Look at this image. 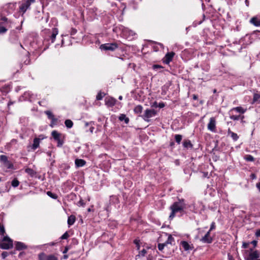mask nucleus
Returning a JSON list of instances; mask_svg holds the SVG:
<instances>
[{"label": "nucleus", "instance_id": "bb28decb", "mask_svg": "<svg viewBox=\"0 0 260 260\" xmlns=\"http://www.w3.org/2000/svg\"><path fill=\"white\" fill-rule=\"evenodd\" d=\"M119 119L120 121L124 120L125 123H128L129 122V118L128 117H126L125 115L124 114H121L119 116Z\"/></svg>", "mask_w": 260, "mask_h": 260}, {"label": "nucleus", "instance_id": "4be33fe9", "mask_svg": "<svg viewBox=\"0 0 260 260\" xmlns=\"http://www.w3.org/2000/svg\"><path fill=\"white\" fill-rule=\"evenodd\" d=\"M75 220H76V217L74 215H70V216H69L68 217V224L69 225V226H71L72 225H73L75 222Z\"/></svg>", "mask_w": 260, "mask_h": 260}, {"label": "nucleus", "instance_id": "ddd939ff", "mask_svg": "<svg viewBox=\"0 0 260 260\" xmlns=\"http://www.w3.org/2000/svg\"><path fill=\"white\" fill-rule=\"evenodd\" d=\"M212 241V238L210 236H209L207 234H205V235L201 239V241L204 243H211Z\"/></svg>", "mask_w": 260, "mask_h": 260}, {"label": "nucleus", "instance_id": "a19ab883", "mask_svg": "<svg viewBox=\"0 0 260 260\" xmlns=\"http://www.w3.org/2000/svg\"><path fill=\"white\" fill-rule=\"evenodd\" d=\"M5 233V228L4 226L0 227V235L3 236Z\"/></svg>", "mask_w": 260, "mask_h": 260}, {"label": "nucleus", "instance_id": "423d86ee", "mask_svg": "<svg viewBox=\"0 0 260 260\" xmlns=\"http://www.w3.org/2000/svg\"><path fill=\"white\" fill-rule=\"evenodd\" d=\"M35 0H24L22 2L19 9L23 13L26 12L27 9L30 7L31 3H34Z\"/></svg>", "mask_w": 260, "mask_h": 260}, {"label": "nucleus", "instance_id": "9b49d317", "mask_svg": "<svg viewBox=\"0 0 260 260\" xmlns=\"http://www.w3.org/2000/svg\"><path fill=\"white\" fill-rule=\"evenodd\" d=\"M175 53L173 52L167 53L165 57L164 62L166 64H169L172 60Z\"/></svg>", "mask_w": 260, "mask_h": 260}, {"label": "nucleus", "instance_id": "c85d7f7f", "mask_svg": "<svg viewBox=\"0 0 260 260\" xmlns=\"http://www.w3.org/2000/svg\"><path fill=\"white\" fill-rule=\"evenodd\" d=\"M64 124L68 128H71L73 125V122L70 119H67L65 121Z\"/></svg>", "mask_w": 260, "mask_h": 260}, {"label": "nucleus", "instance_id": "f8f14e48", "mask_svg": "<svg viewBox=\"0 0 260 260\" xmlns=\"http://www.w3.org/2000/svg\"><path fill=\"white\" fill-rule=\"evenodd\" d=\"M180 244L185 251L191 250L193 248L192 244L190 245L187 242L185 241H181Z\"/></svg>", "mask_w": 260, "mask_h": 260}, {"label": "nucleus", "instance_id": "393cba45", "mask_svg": "<svg viewBox=\"0 0 260 260\" xmlns=\"http://www.w3.org/2000/svg\"><path fill=\"white\" fill-rule=\"evenodd\" d=\"M146 252L147 251L145 249H143L141 251H139V253L136 255V259H138L141 256H144L146 254Z\"/></svg>", "mask_w": 260, "mask_h": 260}, {"label": "nucleus", "instance_id": "09e8293b", "mask_svg": "<svg viewBox=\"0 0 260 260\" xmlns=\"http://www.w3.org/2000/svg\"><path fill=\"white\" fill-rule=\"evenodd\" d=\"M78 205L80 206H84V203L83 202V201L82 200H80L78 203Z\"/></svg>", "mask_w": 260, "mask_h": 260}, {"label": "nucleus", "instance_id": "f257e3e1", "mask_svg": "<svg viewBox=\"0 0 260 260\" xmlns=\"http://www.w3.org/2000/svg\"><path fill=\"white\" fill-rule=\"evenodd\" d=\"M185 207L183 200L179 201L174 203L170 207L171 213L169 216V219L172 220L174 218L175 214L178 212H181Z\"/></svg>", "mask_w": 260, "mask_h": 260}, {"label": "nucleus", "instance_id": "2eb2a0df", "mask_svg": "<svg viewBox=\"0 0 260 260\" xmlns=\"http://www.w3.org/2000/svg\"><path fill=\"white\" fill-rule=\"evenodd\" d=\"M250 22L255 26H260V19L256 17H252L250 19Z\"/></svg>", "mask_w": 260, "mask_h": 260}, {"label": "nucleus", "instance_id": "69168bd1", "mask_svg": "<svg viewBox=\"0 0 260 260\" xmlns=\"http://www.w3.org/2000/svg\"><path fill=\"white\" fill-rule=\"evenodd\" d=\"M245 4L247 6H249V2L248 0H245Z\"/></svg>", "mask_w": 260, "mask_h": 260}, {"label": "nucleus", "instance_id": "1a4fd4ad", "mask_svg": "<svg viewBox=\"0 0 260 260\" xmlns=\"http://www.w3.org/2000/svg\"><path fill=\"white\" fill-rule=\"evenodd\" d=\"M207 127L208 130L212 132H216V120L214 117H211L209 120V122L208 124Z\"/></svg>", "mask_w": 260, "mask_h": 260}, {"label": "nucleus", "instance_id": "6e6552de", "mask_svg": "<svg viewBox=\"0 0 260 260\" xmlns=\"http://www.w3.org/2000/svg\"><path fill=\"white\" fill-rule=\"evenodd\" d=\"M39 260H58V258L53 254L46 255L41 253L39 255Z\"/></svg>", "mask_w": 260, "mask_h": 260}, {"label": "nucleus", "instance_id": "e433bc0d", "mask_svg": "<svg viewBox=\"0 0 260 260\" xmlns=\"http://www.w3.org/2000/svg\"><path fill=\"white\" fill-rule=\"evenodd\" d=\"M152 68L154 70H157L158 69L163 68V67L160 65L154 64L152 66Z\"/></svg>", "mask_w": 260, "mask_h": 260}, {"label": "nucleus", "instance_id": "6e6d98bb", "mask_svg": "<svg viewBox=\"0 0 260 260\" xmlns=\"http://www.w3.org/2000/svg\"><path fill=\"white\" fill-rule=\"evenodd\" d=\"M152 107H157L158 106H157V103L156 102H155L153 104V105L152 106Z\"/></svg>", "mask_w": 260, "mask_h": 260}, {"label": "nucleus", "instance_id": "6ab92c4d", "mask_svg": "<svg viewBox=\"0 0 260 260\" xmlns=\"http://www.w3.org/2000/svg\"><path fill=\"white\" fill-rule=\"evenodd\" d=\"M259 257L258 253L257 251L251 252L249 255V258L251 260H253Z\"/></svg>", "mask_w": 260, "mask_h": 260}, {"label": "nucleus", "instance_id": "f3484780", "mask_svg": "<svg viewBox=\"0 0 260 260\" xmlns=\"http://www.w3.org/2000/svg\"><path fill=\"white\" fill-rule=\"evenodd\" d=\"M58 29L56 28H54L52 29V32L51 34V36L50 37V38L51 39V42L53 43L55 40L56 36L58 34Z\"/></svg>", "mask_w": 260, "mask_h": 260}, {"label": "nucleus", "instance_id": "603ef678", "mask_svg": "<svg viewBox=\"0 0 260 260\" xmlns=\"http://www.w3.org/2000/svg\"><path fill=\"white\" fill-rule=\"evenodd\" d=\"M228 259L229 260H234L233 256L229 254H228Z\"/></svg>", "mask_w": 260, "mask_h": 260}, {"label": "nucleus", "instance_id": "4468645a", "mask_svg": "<svg viewBox=\"0 0 260 260\" xmlns=\"http://www.w3.org/2000/svg\"><path fill=\"white\" fill-rule=\"evenodd\" d=\"M16 249L18 250L25 249L27 246L22 242H17L15 244Z\"/></svg>", "mask_w": 260, "mask_h": 260}, {"label": "nucleus", "instance_id": "b1692460", "mask_svg": "<svg viewBox=\"0 0 260 260\" xmlns=\"http://www.w3.org/2000/svg\"><path fill=\"white\" fill-rule=\"evenodd\" d=\"M255 103H260V94H254L252 102L251 103L254 104Z\"/></svg>", "mask_w": 260, "mask_h": 260}, {"label": "nucleus", "instance_id": "cd10ccee", "mask_svg": "<svg viewBox=\"0 0 260 260\" xmlns=\"http://www.w3.org/2000/svg\"><path fill=\"white\" fill-rule=\"evenodd\" d=\"M174 241H175L174 238L172 237V236L171 235H169L168 236V239L166 241V242H165V243H166L167 245L168 244L172 245V244H173V243L174 242Z\"/></svg>", "mask_w": 260, "mask_h": 260}, {"label": "nucleus", "instance_id": "4c0bfd02", "mask_svg": "<svg viewBox=\"0 0 260 260\" xmlns=\"http://www.w3.org/2000/svg\"><path fill=\"white\" fill-rule=\"evenodd\" d=\"M7 30V29H6L4 26H0V34H4L5 33Z\"/></svg>", "mask_w": 260, "mask_h": 260}, {"label": "nucleus", "instance_id": "37998d69", "mask_svg": "<svg viewBox=\"0 0 260 260\" xmlns=\"http://www.w3.org/2000/svg\"><path fill=\"white\" fill-rule=\"evenodd\" d=\"M8 254H9V253L8 252L4 251L2 253V256L3 258L5 259L6 257L8 256Z\"/></svg>", "mask_w": 260, "mask_h": 260}, {"label": "nucleus", "instance_id": "0eeeda50", "mask_svg": "<svg viewBox=\"0 0 260 260\" xmlns=\"http://www.w3.org/2000/svg\"><path fill=\"white\" fill-rule=\"evenodd\" d=\"M51 135L53 139L57 141V146L61 147L63 143V141L61 139V134L58 133L56 131H52Z\"/></svg>", "mask_w": 260, "mask_h": 260}, {"label": "nucleus", "instance_id": "72a5a7b5", "mask_svg": "<svg viewBox=\"0 0 260 260\" xmlns=\"http://www.w3.org/2000/svg\"><path fill=\"white\" fill-rule=\"evenodd\" d=\"M104 93H102L101 92H100L98 93V94L96 95V100H101L103 99L104 96Z\"/></svg>", "mask_w": 260, "mask_h": 260}, {"label": "nucleus", "instance_id": "58836bf2", "mask_svg": "<svg viewBox=\"0 0 260 260\" xmlns=\"http://www.w3.org/2000/svg\"><path fill=\"white\" fill-rule=\"evenodd\" d=\"M107 104L109 105V106H113L115 104L114 101L113 99H111V100H109L108 101H106Z\"/></svg>", "mask_w": 260, "mask_h": 260}, {"label": "nucleus", "instance_id": "2f4dec72", "mask_svg": "<svg viewBox=\"0 0 260 260\" xmlns=\"http://www.w3.org/2000/svg\"><path fill=\"white\" fill-rule=\"evenodd\" d=\"M47 194L52 199H56L57 198V196L56 194L53 193L51 191H47Z\"/></svg>", "mask_w": 260, "mask_h": 260}, {"label": "nucleus", "instance_id": "20e7f679", "mask_svg": "<svg viewBox=\"0 0 260 260\" xmlns=\"http://www.w3.org/2000/svg\"><path fill=\"white\" fill-rule=\"evenodd\" d=\"M13 247L12 240L8 236H5L0 243V248L3 249H9Z\"/></svg>", "mask_w": 260, "mask_h": 260}, {"label": "nucleus", "instance_id": "a211bd4d", "mask_svg": "<svg viewBox=\"0 0 260 260\" xmlns=\"http://www.w3.org/2000/svg\"><path fill=\"white\" fill-rule=\"evenodd\" d=\"M235 111L238 113L243 114L246 112V109H244L243 108H242L241 107H237L235 108H233L231 110V111Z\"/></svg>", "mask_w": 260, "mask_h": 260}, {"label": "nucleus", "instance_id": "f03ea898", "mask_svg": "<svg viewBox=\"0 0 260 260\" xmlns=\"http://www.w3.org/2000/svg\"><path fill=\"white\" fill-rule=\"evenodd\" d=\"M157 113V111L153 109H147L141 117L144 121L149 122L150 121V118L155 116Z\"/></svg>", "mask_w": 260, "mask_h": 260}, {"label": "nucleus", "instance_id": "13d9d810", "mask_svg": "<svg viewBox=\"0 0 260 260\" xmlns=\"http://www.w3.org/2000/svg\"><path fill=\"white\" fill-rule=\"evenodd\" d=\"M200 205L202 206V208H201V211H202V210H204V209H205V207H204V205H202V204H200Z\"/></svg>", "mask_w": 260, "mask_h": 260}, {"label": "nucleus", "instance_id": "7c9ffc66", "mask_svg": "<svg viewBox=\"0 0 260 260\" xmlns=\"http://www.w3.org/2000/svg\"><path fill=\"white\" fill-rule=\"evenodd\" d=\"M182 137L181 135H176L175 136V141L176 142L178 143V144H180V142H181V141L182 140Z\"/></svg>", "mask_w": 260, "mask_h": 260}, {"label": "nucleus", "instance_id": "39448f33", "mask_svg": "<svg viewBox=\"0 0 260 260\" xmlns=\"http://www.w3.org/2000/svg\"><path fill=\"white\" fill-rule=\"evenodd\" d=\"M118 47V45L116 43H106L102 44L100 48L104 50L114 51Z\"/></svg>", "mask_w": 260, "mask_h": 260}, {"label": "nucleus", "instance_id": "f704fd0d", "mask_svg": "<svg viewBox=\"0 0 260 260\" xmlns=\"http://www.w3.org/2000/svg\"><path fill=\"white\" fill-rule=\"evenodd\" d=\"M69 237V234L67 232L64 233L61 237V239H67Z\"/></svg>", "mask_w": 260, "mask_h": 260}, {"label": "nucleus", "instance_id": "338daca9", "mask_svg": "<svg viewBox=\"0 0 260 260\" xmlns=\"http://www.w3.org/2000/svg\"><path fill=\"white\" fill-rule=\"evenodd\" d=\"M197 98H198L197 95H193V99L194 100H197Z\"/></svg>", "mask_w": 260, "mask_h": 260}, {"label": "nucleus", "instance_id": "bf43d9fd", "mask_svg": "<svg viewBox=\"0 0 260 260\" xmlns=\"http://www.w3.org/2000/svg\"><path fill=\"white\" fill-rule=\"evenodd\" d=\"M252 243L253 244L254 246H255L256 245L257 242L256 241H253L252 242Z\"/></svg>", "mask_w": 260, "mask_h": 260}, {"label": "nucleus", "instance_id": "79ce46f5", "mask_svg": "<svg viewBox=\"0 0 260 260\" xmlns=\"http://www.w3.org/2000/svg\"><path fill=\"white\" fill-rule=\"evenodd\" d=\"M215 229V223L214 222H212L210 225V231H212V230Z\"/></svg>", "mask_w": 260, "mask_h": 260}, {"label": "nucleus", "instance_id": "5701e85b", "mask_svg": "<svg viewBox=\"0 0 260 260\" xmlns=\"http://www.w3.org/2000/svg\"><path fill=\"white\" fill-rule=\"evenodd\" d=\"M143 109V107L141 105H138L135 107L134 112L135 114H140L142 112Z\"/></svg>", "mask_w": 260, "mask_h": 260}, {"label": "nucleus", "instance_id": "864d4df0", "mask_svg": "<svg viewBox=\"0 0 260 260\" xmlns=\"http://www.w3.org/2000/svg\"><path fill=\"white\" fill-rule=\"evenodd\" d=\"M256 187L258 189V190L260 191V182H258L256 184Z\"/></svg>", "mask_w": 260, "mask_h": 260}, {"label": "nucleus", "instance_id": "5fc2aeb1", "mask_svg": "<svg viewBox=\"0 0 260 260\" xmlns=\"http://www.w3.org/2000/svg\"><path fill=\"white\" fill-rule=\"evenodd\" d=\"M251 178L252 179H255V178H256V176H255V174H252L251 175Z\"/></svg>", "mask_w": 260, "mask_h": 260}, {"label": "nucleus", "instance_id": "dca6fc26", "mask_svg": "<svg viewBox=\"0 0 260 260\" xmlns=\"http://www.w3.org/2000/svg\"><path fill=\"white\" fill-rule=\"evenodd\" d=\"M228 135L230 136L235 141H237L239 138L238 135L236 133L232 132L230 129H229L228 131Z\"/></svg>", "mask_w": 260, "mask_h": 260}, {"label": "nucleus", "instance_id": "052dcab7", "mask_svg": "<svg viewBox=\"0 0 260 260\" xmlns=\"http://www.w3.org/2000/svg\"><path fill=\"white\" fill-rule=\"evenodd\" d=\"M68 248L67 247H66V248L64 249V250H63V253H67V251H68Z\"/></svg>", "mask_w": 260, "mask_h": 260}, {"label": "nucleus", "instance_id": "c756f323", "mask_svg": "<svg viewBox=\"0 0 260 260\" xmlns=\"http://www.w3.org/2000/svg\"><path fill=\"white\" fill-rule=\"evenodd\" d=\"M19 182L16 178L12 180V183H11L12 186L14 187H17L19 185Z\"/></svg>", "mask_w": 260, "mask_h": 260}, {"label": "nucleus", "instance_id": "ea45409f", "mask_svg": "<svg viewBox=\"0 0 260 260\" xmlns=\"http://www.w3.org/2000/svg\"><path fill=\"white\" fill-rule=\"evenodd\" d=\"M230 118L231 119L234 120H238L239 119L240 116H237V115H231L230 116Z\"/></svg>", "mask_w": 260, "mask_h": 260}, {"label": "nucleus", "instance_id": "e2e57ef3", "mask_svg": "<svg viewBox=\"0 0 260 260\" xmlns=\"http://www.w3.org/2000/svg\"><path fill=\"white\" fill-rule=\"evenodd\" d=\"M243 247L244 248H246V247H247V244H246V243H243Z\"/></svg>", "mask_w": 260, "mask_h": 260}, {"label": "nucleus", "instance_id": "412c9836", "mask_svg": "<svg viewBox=\"0 0 260 260\" xmlns=\"http://www.w3.org/2000/svg\"><path fill=\"white\" fill-rule=\"evenodd\" d=\"M183 146L185 148H192L193 145L191 144V141L189 140H185L183 143Z\"/></svg>", "mask_w": 260, "mask_h": 260}, {"label": "nucleus", "instance_id": "473e14b6", "mask_svg": "<svg viewBox=\"0 0 260 260\" xmlns=\"http://www.w3.org/2000/svg\"><path fill=\"white\" fill-rule=\"evenodd\" d=\"M167 245L166 243H159L158 244V249H159V250L160 251H162L165 246H166Z\"/></svg>", "mask_w": 260, "mask_h": 260}, {"label": "nucleus", "instance_id": "49530a36", "mask_svg": "<svg viewBox=\"0 0 260 260\" xmlns=\"http://www.w3.org/2000/svg\"><path fill=\"white\" fill-rule=\"evenodd\" d=\"M26 94H28V95H29L30 96V100L31 101L34 98V94L32 93L30 94L29 92H28L27 93H25V95H26Z\"/></svg>", "mask_w": 260, "mask_h": 260}, {"label": "nucleus", "instance_id": "8fccbe9b", "mask_svg": "<svg viewBox=\"0 0 260 260\" xmlns=\"http://www.w3.org/2000/svg\"><path fill=\"white\" fill-rule=\"evenodd\" d=\"M158 107L160 108H164L165 107V104L164 103H160Z\"/></svg>", "mask_w": 260, "mask_h": 260}, {"label": "nucleus", "instance_id": "7ed1b4c3", "mask_svg": "<svg viewBox=\"0 0 260 260\" xmlns=\"http://www.w3.org/2000/svg\"><path fill=\"white\" fill-rule=\"evenodd\" d=\"M0 162L3 167L7 169H13V163L8 159V156L5 155H0Z\"/></svg>", "mask_w": 260, "mask_h": 260}, {"label": "nucleus", "instance_id": "aec40b11", "mask_svg": "<svg viewBox=\"0 0 260 260\" xmlns=\"http://www.w3.org/2000/svg\"><path fill=\"white\" fill-rule=\"evenodd\" d=\"M86 162L82 159H76L75 160V165L77 167H81L85 165Z\"/></svg>", "mask_w": 260, "mask_h": 260}, {"label": "nucleus", "instance_id": "9d476101", "mask_svg": "<svg viewBox=\"0 0 260 260\" xmlns=\"http://www.w3.org/2000/svg\"><path fill=\"white\" fill-rule=\"evenodd\" d=\"M43 139V138L42 137V136H40L39 138H35L34 139L33 144L31 146V149L35 150L36 149H37L39 147L40 140H42Z\"/></svg>", "mask_w": 260, "mask_h": 260}, {"label": "nucleus", "instance_id": "de8ad7c7", "mask_svg": "<svg viewBox=\"0 0 260 260\" xmlns=\"http://www.w3.org/2000/svg\"><path fill=\"white\" fill-rule=\"evenodd\" d=\"M255 236L257 237H260V229L257 230L255 232Z\"/></svg>", "mask_w": 260, "mask_h": 260}, {"label": "nucleus", "instance_id": "4d7b16f0", "mask_svg": "<svg viewBox=\"0 0 260 260\" xmlns=\"http://www.w3.org/2000/svg\"><path fill=\"white\" fill-rule=\"evenodd\" d=\"M2 20L4 22H6L7 21V18L6 17H3L2 18Z\"/></svg>", "mask_w": 260, "mask_h": 260}, {"label": "nucleus", "instance_id": "c03bdc74", "mask_svg": "<svg viewBox=\"0 0 260 260\" xmlns=\"http://www.w3.org/2000/svg\"><path fill=\"white\" fill-rule=\"evenodd\" d=\"M247 160L248 161H253V157L251 155H248L246 158Z\"/></svg>", "mask_w": 260, "mask_h": 260}, {"label": "nucleus", "instance_id": "a18cd8bd", "mask_svg": "<svg viewBox=\"0 0 260 260\" xmlns=\"http://www.w3.org/2000/svg\"><path fill=\"white\" fill-rule=\"evenodd\" d=\"M25 172L28 174H31L33 172V170L31 169L27 168L25 170Z\"/></svg>", "mask_w": 260, "mask_h": 260}, {"label": "nucleus", "instance_id": "a878e982", "mask_svg": "<svg viewBox=\"0 0 260 260\" xmlns=\"http://www.w3.org/2000/svg\"><path fill=\"white\" fill-rule=\"evenodd\" d=\"M45 113L47 115L49 119H51L52 121H56V119L54 118V115L50 111H46Z\"/></svg>", "mask_w": 260, "mask_h": 260}, {"label": "nucleus", "instance_id": "0e129e2a", "mask_svg": "<svg viewBox=\"0 0 260 260\" xmlns=\"http://www.w3.org/2000/svg\"><path fill=\"white\" fill-rule=\"evenodd\" d=\"M48 244L50 245V246H54L55 244V243L54 242H51V243H49Z\"/></svg>", "mask_w": 260, "mask_h": 260}, {"label": "nucleus", "instance_id": "774afa93", "mask_svg": "<svg viewBox=\"0 0 260 260\" xmlns=\"http://www.w3.org/2000/svg\"><path fill=\"white\" fill-rule=\"evenodd\" d=\"M68 256L67 255H63V258L67 259L68 258Z\"/></svg>", "mask_w": 260, "mask_h": 260}, {"label": "nucleus", "instance_id": "680f3d73", "mask_svg": "<svg viewBox=\"0 0 260 260\" xmlns=\"http://www.w3.org/2000/svg\"><path fill=\"white\" fill-rule=\"evenodd\" d=\"M12 104H13V102H9L8 104V107H10Z\"/></svg>", "mask_w": 260, "mask_h": 260}, {"label": "nucleus", "instance_id": "3c124183", "mask_svg": "<svg viewBox=\"0 0 260 260\" xmlns=\"http://www.w3.org/2000/svg\"><path fill=\"white\" fill-rule=\"evenodd\" d=\"M93 130H94V127H93L92 125H91V126H90V128H89V131H90V132L91 133H93Z\"/></svg>", "mask_w": 260, "mask_h": 260}, {"label": "nucleus", "instance_id": "c9c22d12", "mask_svg": "<svg viewBox=\"0 0 260 260\" xmlns=\"http://www.w3.org/2000/svg\"><path fill=\"white\" fill-rule=\"evenodd\" d=\"M139 242H140V241L137 239H135L134 241V243L136 245L137 250H140V246L139 244Z\"/></svg>", "mask_w": 260, "mask_h": 260}]
</instances>
